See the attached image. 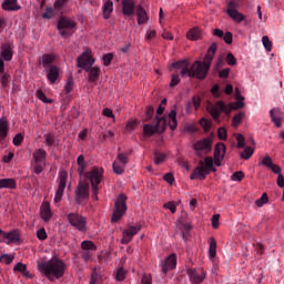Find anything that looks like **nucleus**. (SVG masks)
<instances>
[{
    "instance_id": "f257e3e1",
    "label": "nucleus",
    "mask_w": 284,
    "mask_h": 284,
    "mask_svg": "<svg viewBox=\"0 0 284 284\" xmlns=\"http://www.w3.org/2000/svg\"><path fill=\"white\" fill-rule=\"evenodd\" d=\"M216 50H219V44L213 42L204 57V61H195L191 68H187L190 64L186 62V65H184L180 72L181 77H190L192 79L195 77V79L200 80L205 79L207 72H210V65H212Z\"/></svg>"
},
{
    "instance_id": "f03ea898",
    "label": "nucleus",
    "mask_w": 284,
    "mask_h": 284,
    "mask_svg": "<svg viewBox=\"0 0 284 284\" xmlns=\"http://www.w3.org/2000/svg\"><path fill=\"white\" fill-rule=\"evenodd\" d=\"M38 271L48 281H59L65 274V262L58 256L51 257L49 261L37 262Z\"/></svg>"
},
{
    "instance_id": "7ed1b4c3",
    "label": "nucleus",
    "mask_w": 284,
    "mask_h": 284,
    "mask_svg": "<svg viewBox=\"0 0 284 284\" xmlns=\"http://www.w3.org/2000/svg\"><path fill=\"white\" fill-rule=\"evenodd\" d=\"M235 99L237 102L231 106L225 105V102L223 101H217L215 104H210L207 106V110L214 121H219V119H221V112H224V114H230L232 110H241V108H245V103L243 102L245 101V97L241 95L239 89H236Z\"/></svg>"
},
{
    "instance_id": "20e7f679",
    "label": "nucleus",
    "mask_w": 284,
    "mask_h": 284,
    "mask_svg": "<svg viewBox=\"0 0 284 284\" xmlns=\"http://www.w3.org/2000/svg\"><path fill=\"white\" fill-rule=\"evenodd\" d=\"M78 64L77 68H81L88 72V81L89 83H97L99 78L101 77V68L93 67L94 65V58L90 51H84L80 57L77 59Z\"/></svg>"
},
{
    "instance_id": "39448f33",
    "label": "nucleus",
    "mask_w": 284,
    "mask_h": 284,
    "mask_svg": "<svg viewBox=\"0 0 284 284\" xmlns=\"http://www.w3.org/2000/svg\"><path fill=\"white\" fill-rule=\"evenodd\" d=\"M77 28V22L71 18L61 16L58 21V30L60 37L63 39H70L74 34V29Z\"/></svg>"
},
{
    "instance_id": "423d86ee",
    "label": "nucleus",
    "mask_w": 284,
    "mask_h": 284,
    "mask_svg": "<svg viewBox=\"0 0 284 284\" xmlns=\"http://www.w3.org/2000/svg\"><path fill=\"white\" fill-rule=\"evenodd\" d=\"M126 201L128 196H125V194H120L116 197V201L114 203L115 210L113 211L111 219L112 223H118V221H121V219H123V214L128 212V205L125 204Z\"/></svg>"
},
{
    "instance_id": "0eeeda50",
    "label": "nucleus",
    "mask_w": 284,
    "mask_h": 284,
    "mask_svg": "<svg viewBox=\"0 0 284 284\" xmlns=\"http://www.w3.org/2000/svg\"><path fill=\"white\" fill-rule=\"evenodd\" d=\"M67 220L79 232H85L88 230V219L79 213H69Z\"/></svg>"
},
{
    "instance_id": "6e6552de",
    "label": "nucleus",
    "mask_w": 284,
    "mask_h": 284,
    "mask_svg": "<svg viewBox=\"0 0 284 284\" xmlns=\"http://www.w3.org/2000/svg\"><path fill=\"white\" fill-rule=\"evenodd\" d=\"M88 199H90V184L87 182H79L75 189V203L82 205L83 201H88Z\"/></svg>"
},
{
    "instance_id": "1a4fd4ad",
    "label": "nucleus",
    "mask_w": 284,
    "mask_h": 284,
    "mask_svg": "<svg viewBox=\"0 0 284 284\" xmlns=\"http://www.w3.org/2000/svg\"><path fill=\"white\" fill-rule=\"evenodd\" d=\"M193 150L196 152L197 156H203V154H209L212 152V139L205 138L193 144Z\"/></svg>"
},
{
    "instance_id": "9d476101",
    "label": "nucleus",
    "mask_w": 284,
    "mask_h": 284,
    "mask_svg": "<svg viewBox=\"0 0 284 284\" xmlns=\"http://www.w3.org/2000/svg\"><path fill=\"white\" fill-rule=\"evenodd\" d=\"M87 179H89L91 183V187H99L101 185V181L103 179V169H99L93 166L91 171L85 173Z\"/></svg>"
},
{
    "instance_id": "9b49d317",
    "label": "nucleus",
    "mask_w": 284,
    "mask_h": 284,
    "mask_svg": "<svg viewBox=\"0 0 284 284\" xmlns=\"http://www.w3.org/2000/svg\"><path fill=\"white\" fill-rule=\"evenodd\" d=\"M68 183V172L61 171L59 173V185L55 191L54 203H61L63 199V192H65V185Z\"/></svg>"
},
{
    "instance_id": "f8f14e48",
    "label": "nucleus",
    "mask_w": 284,
    "mask_h": 284,
    "mask_svg": "<svg viewBox=\"0 0 284 284\" xmlns=\"http://www.w3.org/2000/svg\"><path fill=\"white\" fill-rule=\"evenodd\" d=\"M141 224L129 225L128 229L123 231L120 243L122 245H128L132 239H134V236L141 232Z\"/></svg>"
},
{
    "instance_id": "ddd939ff",
    "label": "nucleus",
    "mask_w": 284,
    "mask_h": 284,
    "mask_svg": "<svg viewBox=\"0 0 284 284\" xmlns=\"http://www.w3.org/2000/svg\"><path fill=\"white\" fill-rule=\"evenodd\" d=\"M168 125V119L156 116V124H144L143 132L146 136H153L159 132V128H165Z\"/></svg>"
},
{
    "instance_id": "4468645a",
    "label": "nucleus",
    "mask_w": 284,
    "mask_h": 284,
    "mask_svg": "<svg viewBox=\"0 0 284 284\" xmlns=\"http://www.w3.org/2000/svg\"><path fill=\"white\" fill-rule=\"evenodd\" d=\"M187 276L192 284H201L205 281V271L203 268H189Z\"/></svg>"
},
{
    "instance_id": "2eb2a0df",
    "label": "nucleus",
    "mask_w": 284,
    "mask_h": 284,
    "mask_svg": "<svg viewBox=\"0 0 284 284\" xmlns=\"http://www.w3.org/2000/svg\"><path fill=\"white\" fill-rule=\"evenodd\" d=\"M239 8V4L234 1L229 2L227 4V14L229 17H231V19H233V21H237V23H241V21H245V16H243V13L239 12V10H236Z\"/></svg>"
},
{
    "instance_id": "dca6fc26",
    "label": "nucleus",
    "mask_w": 284,
    "mask_h": 284,
    "mask_svg": "<svg viewBox=\"0 0 284 284\" xmlns=\"http://www.w3.org/2000/svg\"><path fill=\"white\" fill-rule=\"evenodd\" d=\"M14 55V44L10 41L2 43L0 48V57L3 61H12Z\"/></svg>"
},
{
    "instance_id": "f3484780",
    "label": "nucleus",
    "mask_w": 284,
    "mask_h": 284,
    "mask_svg": "<svg viewBox=\"0 0 284 284\" xmlns=\"http://www.w3.org/2000/svg\"><path fill=\"white\" fill-rule=\"evenodd\" d=\"M207 174H210V171L205 169V163L200 161L199 165L193 170V173L191 174V181H196V179L200 181H205Z\"/></svg>"
},
{
    "instance_id": "a211bd4d",
    "label": "nucleus",
    "mask_w": 284,
    "mask_h": 284,
    "mask_svg": "<svg viewBox=\"0 0 284 284\" xmlns=\"http://www.w3.org/2000/svg\"><path fill=\"white\" fill-rule=\"evenodd\" d=\"M225 144L223 142H220L215 145L214 149V162L217 168H221V162L223 159H225V152H226Z\"/></svg>"
},
{
    "instance_id": "6ab92c4d",
    "label": "nucleus",
    "mask_w": 284,
    "mask_h": 284,
    "mask_svg": "<svg viewBox=\"0 0 284 284\" xmlns=\"http://www.w3.org/2000/svg\"><path fill=\"white\" fill-rule=\"evenodd\" d=\"M122 13L124 17H132L135 12L136 6L134 0H122Z\"/></svg>"
},
{
    "instance_id": "aec40b11",
    "label": "nucleus",
    "mask_w": 284,
    "mask_h": 284,
    "mask_svg": "<svg viewBox=\"0 0 284 284\" xmlns=\"http://www.w3.org/2000/svg\"><path fill=\"white\" fill-rule=\"evenodd\" d=\"M176 267V254H171L165 258L164 264L162 265L163 274H168L170 270H174Z\"/></svg>"
},
{
    "instance_id": "412c9836",
    "label": "nucleus",
    "mask_w": 284,
    "mask_h": 284,
    "mask_svg": "<svg viewBox=\"0 0 284 284\" xmlns=\"http://www.w3.org/2000/svg\"><path fill=\"white\" fill-rule=\"evenodd\" d=\"M47 72V79L48 81L53 85V83H57L59 79V67H50L49 69H44Z\"/></svg>"
},
{
    "instance_id": "4be33fe9",
    "label": "nucleus",
    "mask_w": 284,
    "mask_h": 284,
    "mask_svg": "<svg viewBox=\"0 0 284 284\" xmlns=\"http://www.w3.org/2000/svg\"><path fill=\"white\" fill-rule=\"evenodd\" d=\"M2 10L17 12V10H21V6H19L18 0H4L2 2Z\"/></svg>"
},
{
    "instance_id": "5701e85b",
    "label": "nucleus",
    "mask_w": 284,
    "mask_h": 284,
    "mask_svg": "<svg viewBox=\"0 0 284 284\" xmlns=\"http://www.w3.org/2000/svg\"><path fill=\"white\" fill-rule=\"evenodd\" d=\"M0 190H17V180L12 178L1 179Z\"/></svg>"
},
{
    "instance_id": "b1692460",
    "label": "nucleus",
    "mask_w": 284,
    "mask_h": 284,
    "mask_svg": "<svg viewBox=\"0 0 284 284\" xmlns=\"http://www.w3.org/2000/svg\"><path fill=\"white\" fill-rule=\"evenodd\" d=\"M40 214H41V219H43L45 223H48V221L52 219V211L50 210V203L48 202L42 203L40 207Z\"/></svg>"
},
{
    "instance_id": "393cba45",
    "label": "nucleus",
    "mask_w": 284,
    "mask_h": 284,
    "mask_svg": "<svg viewBox=\"0 0 284 284\" xmlns=\"http://www.w3.org/2000/svg\"><path fill=\"white\" fill-rule=\"evenodd\" d=\"M271 121L274 122L276 128H281L283 118H281V109L274 108L270 111Z\"/></svg>"
},
{
    "instance_id": "a878e982",
    "label": "nucleus",
    "mask_w": 284,
    "mask_h": 284,
    "mask_svg": "<svg viewBox=\"0 0 284 284\" xmlns=\"http://www.w3.org/2000/svg\"><path fill=\"white\" fill-rule=\"evenodd\" d=\"M48 156V152H45V150L43 149H38L36 150V152L33 153V159L34 162L33 163H41L45 165V159Z\"/></svg>"
},
{
    "instance_id": "bb28decb",
    "label": "nucleus",
    "mask_w": 284,
    "mask_h": 284,
    "mask_svg": "<svg viewBox=\"0 0 284 284\" xmlns=\"http://www.w3.org/2000/svg\"><path fill=\"white\" fill-rule=\"evenodd\" d=\"M136 17H138V24L143 26V23H148V12L140 4L136 7Z\"/></svg>"
},
{
    "instance_id": "cd10ccee",
    "label": "nucleus",
    "mask_w": 284,
    "mask_h": 284,
    "mask_svg": "<svg viewBox=\"0 0 284 284\" xmlns=\"http://www.w3.org/2000/svg\"><path fill=\"white\" fill-rule=\"evenodd\" d=\"M3 240L9 241V243H19L21 241V235L19 231L14 230L9 233H4Z\"/></svg>"
},
{
    "instance_id": "c85d7f7f",
    "label": "nucleus",
    "mask_w": 284,
    "mask_h": 284,
    "mask_svg": "<svg viewBox=\"0 0 284 284\" xmlns=\"http://www.w3.org/2000/svg\"><path fill=\"white\" fill-rule=\"evenodd\" d=\"M10 124L6 118L0 119V139L3 140L8 136Z\"/></svg>"
},
{
    "instance_id": "c756f323",
    "label": "nucleus",
    "mask_w": 284,
    "mask_h": 284,
    "mask_svg": "<svg viewBox=\"0 0 284 284\" xmlns=\"http://www.w3.org/2000/svg\"><path fill=\"white\" fill-rule=\"evenodd\" d=\"M103 18L104 19H110V14H112V12L114 11V2H112V0L106 1L103 7Z\"/></svg>"
},
{
    "instance_id": "7c9ffc66",
    "label": "nucleus",
    "mask_w": 284,
    "mask_h": 284,
    "mask_svg": "<svg viewBox=\"0 0 284 284\" xmlns=\"http://www.w3.org/2000/svg\"><path fill=\"white\" fill-rule=\"evenodd\" d=\"M54 55L52 54H44L42 55V68L44 70H48L49 68H54Z\"/></svg>"
},
{
    "instance_id": "2f4dec72",
    "label": "nucleus",
    "mask_w": 284,
    "mask_h": 284,
    "mask_svg": "<svg viewBox=\"0 0 284 284\" xmlns=\"http://www.w3.org/2000/svg\"><path fill=\"white\" fill-rule=\"evenodd\" d=\"M178 125H179V122L176 121V110H172L169 113V128L171 130H176Z\"/></svg>"
},
{
    "instance_id": "473e14b6",
    "label": "nucleus",
    "mask_w": 284,
    "mask_h": 284,
    "mask_svg": "<svg viewBox=\"0 0 284 284\" xmlns=\"http://www.w3.org/2000/svg\"><path fill=\"white\" fill-rule=\"evenodd\" d=\"M81 250H83V252H97V246L94 242L87 240L81 243Z\"/></svg>"
},
{
    "instance_id": "72a5a7b5",
    "label": "nucleus",
    "mask_w": 284,
    "mask_h": 284,
    "mask_svg": "<svg viewBox=\"0 0 284 284\" xmlns=\"http://www.w3.org/2000/svg\"><path fill=\"white\" fill-rule=\"evenodd\" d=\"M77 164H78V172L80 176L85 173V158L83 155H79L77 159Z\"/></svg>"
},
{
    "instance_id": "f704fd0d",
    "label": "nucleus",
    "mask_w": 284,
    "mask_h": 284,
    "mask_svg": "<svg viewBox=\"0 0 284 284\" xmlns=\"http://www.w3.org/2000/svg\"><path fill=\"white\" fill-rule=\"evenodd\" d=\"M204 168L207 170L209 174L210 172H216V168H214V159L207 156L204 160Z\"/></svg>"
},
{
    "instance_id": "c9c22d12",
    "label": "nucleus",
    "mask_w": 284,
    "mask_h": 284,
    "mask_svg": "<svg viewBox=\"0 0 284 284\" xmlns=\"http://www.w3.org/2000/svg\"><path fill=\"white\" fill-rule=\"evenodd\" d=\"M186 37L190 39V41H197V39L201 37V31L196 28H193L186 33Z\"/></svg>"
},
{
    "instance_id": "e433bc0d",
    "label": "nucleus",
    "mask_w": 284,
    "mask_h": 284,
    "mask_svg": "<svg viewBox=\"0 0 284 284\" xmlns=\"http://www.w3.org/2000/svg\"><path fill=\"white\" fill-rule=\"evenodd\" d=\"M209 254L211 258H216V240L214 237L210 239Z\"/></svg>"
},
{
    "instance_id": "4c0bfd02",
    "label": "nucleus",
    "mask_w": 284,
    "mask_h": 284,
    "mask_svg": "<svg viewBox=\"0 0 284 284\" xmlns=\"http://www.w3.org/2000/svg\"><path fill=\"white\" fill-rule=\"evenodd\" d=\"M36 97L37 99H39L40 101H42L43 103H52V99H48V97H45V93L43 92V90L39 89L36 92Z\"/></svg>"
},
{
    "instance_id": "58836bf2",
    "label": "nucleus",
    "mask_w": 284,
    "mask_h": 284,
    "mask_svg": "<svg viewBox=\"0 0 284 284\" xmlns=\"http://www.w3.org/2000/svg\"><path fill=\"white\" fill-rule=\"evenodd\" d=\"M254 154V149L252 146L245 148L243 152L240 153L241 159H244V161H247Z\"/></svg>"
},
{
    "instance_id": "ea45409f",
    "label": "nucleus",
    "mask_w": 284,
    "mask_h": 284,
    "mask_svg": "<svg viewBox=\"0 0 284 284\" xmlns=\"http://www.w3.org/2000/svg\"><path fill=\"white\" fill-rule=\"evenodd\" d=\"M192 105H194L195 110H199V108H201V99L193 97L192 102H189L186 105L187 112H190V108H192Z\"/></svg>"
},
{
    "instance_id": "a19ab883",
    "label": "nucleus",
    "mask_w": 284,
    "mask_h": 284,
    "mask_svg": "<svg viewBox=\"0 0 284 284\" xmlns=\"http://www.w3.org/2000/svg\"><path fill=\"white\" fill-rule=\"evenodd\" d=\"M10 74L8 73H4L1 79H0V82H1V85L2 88H4V90H8V88H10Z\"/></svg>"
},
{
    "instance_id": "79ce46f5",
    "label": "nucleus",
    "mask_w": 284,
    "mask_h": 284,
    "mask_svg": "<svg viewBox=\"0 0 284 284\" xmlns=\"http://www.w3.org/2000/svg\"><path fill=\"white\" fill-rule=\"evenodd\" d=\"M243 116H245V113L241 112L233 118L232 120L233 128H239V125H241V121H243Z\"/></svg>"
},
{
    "instance_id": "37998d69",
    "label": "nucleus",
    "mask_w": 284,
    "mask_h": 284,
    "mask_svg": "<svg viewBox=\"0 0 284 284\" xmlns=\"http://www.w3.org/2000/svg\"><path fill=\"white\" fill-rule=\"evenodd\" d=\"M268 201L270 197H267V193H263L262 196L255 201V205H257V207H263Z\"/></svg>"
},
{
    "instance_id": "c03bdc74",
    "label": "nucleus",
    "mask_w": 284,
    "mask_h": 284,
    "mask_svg": "<svg viewBox=\"0 0 284 284\" xmlns=\"http://www.w3.org/2000/svg\"><path fill=\"white\" fill-rule=\"evenodd\" d=\"M119 163H121V165H123V168H125L126 163H130V159L128 158V155L125 153H118L116 156Z\"/></svg>"
},
{
    "instance_id": "a18cd8bd",
    "label": "nucleus",
    "mask_w": 284,
    "mask_h": 284,
    "mask_svg": "<svg viewBox=\"0 0 284 284\" xmlns=\"http://www.w3.org/2000/svg\"><path fill=\"white\" fill-rule=\"evenodd\" d=\"M262 43H263L266 52H272V42L270 41V37L263 36Z\"/></svg>"
},
{
    "instance_id": "49530a36",
    "label": "nucleus",
    "mask_w": 284,
    "mask_h": 284,
    "mask_svg": "<svg viewBox=\"0 0 284 284\" xmlns=\"http://www.w3.org/2000/svg\"><path fill=\"white\" fill-rule=\"evenodd\" d=\"M45 145L52 146L57 139L54 138L53 133H48L44 135Z\"/></svg>"
},
{
    "instance_id": "de8ad7c7",
    "label": "nucleus",
    "mask_w": 284,
    "mask_h": 284,
    "mask_svg": "<svg viewBox=\"0 0 284 284\" xmlns=\"http://www.w3.org/2000/svg\"><path fill=\"white\" fill-rule=\"evenodd\" d=\"M114 174H123L125 172V169L123 165H120L119 162H113L112 164Z\"/></svg>"
},
{
    "instance_id": "09e8293b",
    "label": "nucleus",
    "mask_w": 284,
    "mask_h": 284,
    "mask_svg": "<svg viewBox=\"0 0 284 284\" xmlns=\"http://www.w3.org/2000/svg\"><path fill=\"white\" fill-rule=\"evenodd\" d=\"M12 261H14V256L12 255L3 254L0 256V263H4V265H10Z\"/></svg>"
},
{
    "instance_id": "8fccbe9b",
    "label": "nucleus",
    "mask_w": 284,
    "mask_h": 284,
    "mask_svg": "<svg viewBox=\"0 0 284 284\" xmlns=\"http://www.w3.org/2000/svg\"><path fill=\"white\" fill-rule=\"evenodd\" d=\"M163 161H165V153L155 152L154 153V163H155V165H160V163H163Z\"/></svg>"
},
{
    "instance_id": "3c124183",
    "label": "nucleus",
    "mask_w": 284,
    "mask_h": 284,
    "mask_svg": "<svg viewBox=\"0 0 284 284\" xmlns=\"http://www.w3.org/2000/svg\"><path fill=\"white\" fill-rule=\"evenodd\" d=\"M181 83V78H179V73H174L171 77L170 88H176Z\"/></svg>"
},
{
    "instance_id": "603ef678",
    "label": "nucleus",
    "mask_w": 284,
    "mask_h": 284,
    "mask_svg": "<svg viewBox=\"0 0 284 284\" xmlns=\"http://www.w3.org/2000/svg\"><path fill=\"white\" fill-rule=\"evenodd\" d=\"M236 141H237L236 148L239 149L245 148V136H243V134L241 133L236 134Z\"/></svg>"
},
{
    "instance_id": "864d4df0",
    "label": "nucleus",
    "mask_w": 284,
    "mask_h": 284,
    "mask_svg": "<svg viewBox=\"0 0 284 284\" xmlns=\"http://www.w3.org/2000/svg\"><path fill=\"white\" fill-rule=\"evenodd\" d=\"M45 168V164L33 162V172L34 174H41Z\"/></svg>"
},
{
    "instance_id": "5fc2aeb1",
    "label": "nucleus",
    "mask_w": 284,
    "mask_h": 284,
    "mask_svg": "<svg viewBox=\"0 0 284 284\" xmlns=\"http://www.w3.org/2000/svg\"><path fill=\"white\" fill-rule=\"evenodd\" d=\"M245 179V173L243 171H236L232 175V181H243Z\"/></svg>"
},
{
    "instance_id": "6e6d98bb",
    "label": "nucleus",
    "mask_w": 284,
    "mask_h": 284,
    "mask_svg": "<svg viewBox=\"0 0 284 284\" xmlns=\"http://www.w3.org/2000/svg\"><path fill=\"white\" fill-rule=\"evenodd\" d=\"M211 93L213 94V97L215 99H220L222 92H221V89H220L219 84H215V85L212 87Z\"/></svg>"
},
{
    "instance_id": "4d7b16f0",
    "label": "nucleus",
    "mask_w": 284,
    "mask_h": 284,
    "mask_svg": "<svg viewBox=\"0 0 284 284\" xmlns=\"http://www.w3.org/2000/svg\"><path fill=\"white\" fill-rule=\"evenodd\" d=\"M262 165H264L265 168H272L274 165V162L272 161V159L270 158V155H266L263 158L262 160Z\"/></svg>"
},
{
    "instance_id": "13d9d810",
    "label": "nucleus",
    "mask_w": 284,
    "mask_h": 284,
    "mask_svg": "<svg viewBox=\"0 0 284 284\" xmlns=\"http://www.w3.org/2000/svg\"><path fill=\"white\" fill-rule=\"evenodd\" d=\"M217 136L221 141H225L227 139V131L225 130V128H220L217 130Z\"/></svg>"
},
{
    "instance_id": "bf43d9fd",
    "label": "nucleus",
    "mask_w": 284,
    "mask_h": 284,
    "mask_svg": "<svg viewBox=\"0 0 284 284\" xmlns=\"http://www.w3.org/2000/svg\"><path fill=\"white\" fill-rule=\"evenodd\" d=\"M115 280H118V281H125V270H123V267H120L116 271Z\"/></svg>"
},
{
    "instance_id": "052dcab7",
    "label": "nucleus",
    "mask_w": 284,
    "mask_h": 284,
    "mask_svg": "<svg viewBox=\"0 0 284 284\" xmlns=\"http://www.w3.org/2000/svg\"><path fill=\"white\" fill-rule=\"evenodd\" d=\"M112 59H114V54L113 53H106L103 55V63L105 67L110 65V63H112Z\"/></svg>"
},
{
    "instance_id": "680f3d73",
    "label": "nucleus",
    "mask_w": 284,
    "mask_h": 284,
    "mask_svg": "<svg viewBox=\"0 0 284 284\" xmlns=\"http://www.w3.org/2000/svg\"><path fill=\"white\" fill-rule=\"evenodd\" d=\"M12 143L13 145H21L23 143V134L21 133L16 134Z\"/></svg>"
},
{
    "instance_id": "e2e57ef3",
    "label": "nucleus",
    "mask_w": 284,
    "mask_h": 284,
    "mask_svg": "<svg viewBox=\"0 0 284 284\" xmlns=\"http://www.w3.org/2000/svg\"><path fill=\"white\" fill-rule=\"evenodd\" d=\"M37 237L39 239V241H45V239H48V233L43 227L37 232Z\"/></svg>"
},
{
    "instance_id": "0e129e2a",
    "label": "nucleus",
    "mask_w": 284,
    "mask_h": 284,
    "mask_svg": "<svg viewBox=\"0 0 284 284\" xmlns=\"http://www.w3.org/2000/svg\"><path fill=\"white\" fill-rule=\"evenodd\" d=\"M187 64V61L186 60H181V61H178V62H173L172 63V68H175V70H182L184 65Z\"/></svg>"
},
{
    "instance_id": "69168bd1",
    "label": "nucleus",
    "mask_w": 284,
    "mask_h": 284,
    "mask_svg": "<svg viewBox=\"0 0 284 284\" xmlns=\"http://www.w3.org/2000/svg\"><path fill=\"white\" fill-rule=\"evenodd\" d=\"M226 63L229 65H236V58L232 53L226 54Z\"/></svg>"
},
{
    "instance_id": "338daca9",
    "label": "nucleus",
    "mask_w": 284,
    "mask_h": 284,
    "mask_svg": "<svg viewBox=\"0 0 284 284\" xmlns=\"http://www.w3.org/2000/svg\"><path fill=\"white\" fill-rule=\"evenodd\" d=\"M152 39H156V31L155 30H149L145 34L146 41H152Z\"/></svg>"
},
{
    "instance_id": "774afa93",
    "label": "nucleus",
    "mask_w": 284,
    "mask_h": 284,
    "mask_svg": "<svg viewBox=\"0 0 284 284\" xmlns=\"http://www.w3.org/2000/svg\"><path fill=\"white\" fill-rule=\"evenodd\" d=\"M145 114H146V121H150V119L154 116V106H146Z\"/></svg>"
}]
</instances>
